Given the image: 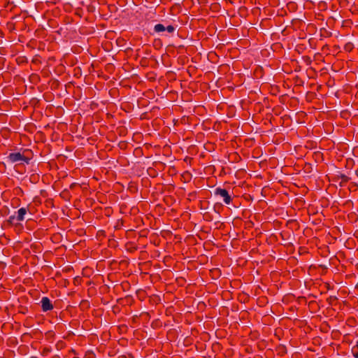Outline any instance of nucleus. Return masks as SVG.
Wrapping results in <instances>:
<instances>
[{
	"mask_svg": "<svg viewBox=\"0 0 358 358\" xmlns=\"http://www.w3.org/2000/svg\"><path fill=\"white\" fill-rule=\"evenodd\" d=\"M34 157V153L30 149H22L15 152H10L6 157L10 163L19 162V164H29Z\"/></svg>",
	"mask_w": 358,
	"mask_h": 358,
	"instance_id": "f257e3e1",
	"label": "nucleus"
},
{
	"mask_svg": "<svg viewBox=\"0 0 358 358\" xmlns=\"http://www.w3.org/2000/svg\"><path fill=\"white\" fill-rule=\"evenodd\" d=\"M27 213V208L22 207L15 212V215H10L6 222L10 226H14L15 228L21 229L22 228V225L20 222L24 220V216Z\"/></svg>",
	"mask_w": 358,
	"mask_h": 358,
	"instance_id": "f03ea898",
	"label": "nucleus"
},
{
	"mask_svg": "<svg viewBox=\"0 0 358 358\" xmlns=\"http://www.w3.org/2000/svg\"><path fill=\"white\" fill-rule=\"evenodd\" d=\"M214 195L222 199L223 202L226 205H229L233 202L234 199L236 198L233 193H229L227 189L220 187H216L215 189Z\"/></svg>",
	"mask_w": 358,
	"mask_h": 358,
	"instance_id": "7ed1b4c3",
	"label": "nucleus"
},
{
	"mask_svg": "<svg viewBox=\"0 0 358 358\" xmlns=\"http://www.w3.org/2000/svg\"><path fill=\"white\" fill-rule=\"evenodd\" d=\"M176 27L172 24L165 25L164 24H157L154 27V31L156 33H162L167 31L169 34H173L176 31Z\"/></svg>",
	"mask_w": 358,
	"mask_h": 358,
	"instance_id": "20e7f679",
	"label": "nucleus"
},
{
	"mask_svg": "<svg viewBox=\"0 0 358 358\" xmlns=\"http://www.w3.org/2000/svg\"><path fill=\"white\" fill-rule=\"evenodd\" d=\"M339 180H341L339 182V186L344 187L351 180V178L340 171H338L334 176H332V181L337 182Z\"/></svg>",
	"mask_w": 358,
	"mask_h": 358,
	"instance_id": "39448f33",
	"label": "nucleus"
},
{
	"mask_svg": "<svg viewBox=\"0 0 358 358\" xmlns=\"http://www.w3.org/2000/svg\"><path fill=\"white\" fill-rule=\"evenodd\" d=\"M40 305L43 312H48L52 310L54 308V306L51 300L48 296L42 297Z\"/></svg>",
	"mask_w": 358,
	"mask_h": 358,
	"instance_id": "423d86ee",
	"label": "nucleus"
},
{
	"mask_svg": "<svg viewBox=\"0 0 358 358\" xmlns=\"http://www.w3.org/2000/svg\"><path fill=\"white\" fill-rule=\"evenodd\" d=\"M60 196L64 199L65 201H69L70 199V193L67 189H64L60 193Z\"/></svg>",
	"mask_w": 358,
	"mask_h": 358,
	"instance_id": "0eeeda50",
	"label": "nucleus"
},
{
	"mask_svg": "<svg viewBox=\"0 0 358 358\" xmlns=\"http://www.w3.org/2000/svg\"><path fill=\"white\" fill-rule=\"evenodd\" d=\"M62 235L59 233H57L52 235L51 239L54 243H59L62 241Z\"/></svg>",
	"mask_w": 358,
	"mask_h": 358,
	"instance_id": "6e6552de",
	"label": "nucleus"
},
{
	"mask_svg": "<svg viewBox=\"0 0 358 358\" xmlns=\"http://www.w3.org/2000/svg\"><path fill=\"white\" fill-rule=\"evenodd\" d=\"M352 354L355 358H358V340L356 344L352 348Z\"/></svg>",
	"mask_w": 358,
	"mask_h": 358,
	"instance_id": "1a4fd4ad",
	"label": "nucleus"
},
{
	"mask_svg": "<svg viewBox=\"0 0 358 358\" xmlns=\"http://www.w3.org/2000/svg\"><path fill=\"white\" fill-rule=\"evenodd\" d=\"M354 49V45L352 42H348L344 45V50L350 52Z\"/></svg>",
	"mask_w": 358,
	"mask_h": 358,
	"instance_id": "9d476101",
	"label": "nucleus"
},
{
	"mask_svg": "<svg viewBox=\"0 0 358 358\" xmlns=\"http://www.w3.org/2000/svg\"><path fill=\"white\" fill-rule=\"evenodd\" d=\"M277 349L278 350V354H280L281 355L287 353V348L284 345H280Z\"/></svg>",
	"mask_w": 358,
	"mask_h": 358,
	"instance_id": "9b49d317",
	"label": "nucleus"
},
{
	"mask_svg": "<svg viewBox=\"0 0 358 358\" xmlns=\"http://www.w3.org/2000/svg\"><path fill=\"white\" fill-rule=\"evenodd\" d=\"M321 36L324 37H331L332 36V33L326 29L323 28L320 30Z\"/></svg>",
	"mask_w": 358,
	"mask_h": 358,
	"instance_id": "f8f14e48",
	"label": "nucleus"
},
{
	"mask_svg": "<svg viewBox=\"0 0 358 358\" xmlns=\"http://www.w3.org/2000/svg\"><path fill=\"white\" fill-rule=\"evenodd\" d=\"M80 307L84 308H90V302L87 300H82L80 303Z\"/></svg>",
	"mask_w": 358,
	"mask_h": 358,
	"instance_id": "ddd939ff",
	"label": "nucleus"
},
{
	"mask_svg": "<svg viewBox=\"0 0 358 358\" xmlns=\"http://www.w3.org/2000/svg\"><path fill=\"white\" fill-rule=\"evenodd\" d=\"M18 308H19V310H18L19 313L25 315L28 312V308L26 306H20Z\"/></svg>",
	"mask_w": 358,
	"mask_h": 358,
	"instance_id": "4468645a",
	"label": "nucleus"
},
{
	"mask_svg": "<svg viewBox=\"0 0 358 358\" xmlns=\"http://www.w3.org/2000/svg\"><path fill=\"white\" fill-rule=\"evenodd\" d=\"M51 352V348H48V347H45L43 349L42 352H41V355L43 356H47L50 352Z\"/></svg>",
	"mask_w": 358,
	"mask_h": 358,
	"instance_id": "2eb2a0df",
	"label": "nucleus"
},
{
	"mask_svg": "<svg viewBox=\"0 0 358 358\" xmlns=\"http://www.w3.org/2000/svg\"><path fill=\"white\" fill-rule=\"evenodd\" d=\"M203 219L206 221H211L213 220L212 216L210 215V213H206L203 215Z\"/></svg>",
	"mask_w": 358,
	"mask_h": 358,
	"instance_id": "dca6fc26",
	"label": "nucleus"
},
{
	"mask_svg": "<svg viewBox=\"0 0 358 358\" xmlns=\"http://www.w3.org/2000/svg\"><path fill=\"white\" fill-rule=\"evenodd\" d=\"M222 208V205L221 204H218V203H216L215 206H214V210L216 213L217 214H220V209Z\"/></svg>",
	"mask_w": 358,
	"mask_h": 358,
	"instance_id": "f3484780",
	"label": "nucleus"
},
{
	"mask_svg": "<svg viewBox=\"0 0 358 358\" xmlns=\"http://www.w3.org/2000/svg\"><path fill=\"white\" fill-rule=\"evenodd\" d=\"M65 345V343L62 341H59L56 344V347L57 349H61L63 348V346Z\"/></svg>",
	"mask_w": 358,
	"mask_h": 358,
	"instance_id": "a211bd4d",
	"label": "nucleus"
},
{
	"mask_svg": "<svg viewBox=\"0 0 358 358\" xmlns=\"http://www.w3.org/2000/svg\"><path fill=\"white\" fill-rule=\"evenodd\" d=\"M45 336L48 338L53 337L55 336V333L52 331H48L45 333Z\"/></svg>",
	"mask_w": 358,
	"mask_h": 358,
	"instance_id": "6ab92c4d",
	"label": "nucleus"
},
{
	"mask_svg": "<svg viewBox=\"0 0 358 358\" xmlns=\"http://www.w3.org/2000/svg\"><path fill=\"white\" fill-rule=\"evenodd\" d=\"M126 146H127L126 143H125V142H124V141H122V142H120V143H119V147H120L121 149H124V148H126Z\"/></svg>",
	"mask_w": 358,
	"mask_h": 358,
	"instance_id": "aec40b11",
	"label": "nucleus"
},
{
	"mask_svg": "<svg viewBox=\"0 0 358 358\" xmlns=\"http://www.w3.org/2000/svg\"><path fill=\"white\" fill-rule=\"evenodd\" d=\"M141 64L142 66H145L146 65V58H143L141 60Z\"/></svg>",
	"mask_w": 358,
	"mask_h": 358,
	"instance_id": "412c9836",
	"label": "nucleus"
},
{
	"mask_svg": "<svg viewBox=\"0 0 358 358\" xmlns=\"http://www.w3.org/2000/svg\"><path fill=\"white\" fill-rule=\"evenodd\" d=\"M99 236H105V231L103 230H99L97 233Z\"/></svg>",
	"mask_w": 358,
	"mask_h": 358,
	"instance_id": "4be33fe9",
	"label": "nucleus"
},
{
	"mask_svg": "<svg viewBox=\"0 0 358 358\" xmlns=\"http://www.w3.org/2000/svg\"><path fill=\"white\" fill-rule=\"evenodd\" d=\"M345 206H350V205H352V201L351 200H348L347 201L345 204Z\"/></svg>",
	"mask_w": 358,
	"mask_h": 358,
	"instance_id": "5701e85b",
	"label": "nucleus"
},
{
	"mask_svg": "<svg viewBox=\"0 0 358 358\" xmlns=\"http://www.w3.org/2000/svg\"><path fill=\"white\" fill-rule=\"evenodd\" d=\"M94 9V7L92 6H89L87 8L88 11L92 12Z\"/></svg>",
	"mask_w": 358,
	"mask_h": 358,
	"instance_id": "b1692460",
	"label": "nucleus"
},
{
	"mask_svg": "<svg viewBox=\"0 0 358 358\" xmlns=\"http://www.w3.org/2000/svg\"><path fill=\"white\" fill-rule=\"evenodd\" d=\"M350 185L351 188H356L357 187V185L355 182H352Z\"/></svg>",
	"mask_w": 358,
	"mask_h": 358,
	"instance_id": "393cba45",
	"label": "nucleus"
},
{
	"mask_svg": "<svg viewBox=\"0 0 358 358\" xmlns=\"http://www.w3.org/2000/svg\"><path fill=\"white\" fill-rule=\"evenodd\" d=\"M137 315H134L133 317H132V322L133 323H135L136 322V320H137Z\"/></svg>",
	"mask_w": 358,
	"mask_h": 358,
	"instance_id": "a878e982",
	"label": "nucleus"
},
{
	"mask_svg": "<svg viewBox=\"0 0 358 358\" xmlns=\"http://www.w3.org/2000/svg\"><path fill=\"white\" fill-rule=\"evenodd\" d=\"M127 358H134V356L131 353H127Z\"/></svg>",
	"mask_w": 358,
	"mask_h": 358,
	"instance_id": "bb28decb",
	"label": "nucleus"
},
{
	"mask_svg": "<svg viewBox=\"0 0 358 358\" xmlns=\"http://www.w3.org/2000/svg\"><path fill=\"white\" fill-rule=\"evenodd\" d=\"M69 353H73L74 355H77V352L74 349H71V350H69Z\"/></svg>",
	"mask_w": 358,
	"mask_h": 358,
	"instance_id": "cd10ccee",
	"label": "nucleus"
},
{
	"mask_svg": "<svg viewBox=\"0 0 358 358\" xmlns=\"http://www.w3.org/2000/svg\"><path fill=\"white\" fill-rule=\"evenodd\" d=\"M16 189L19 191V193H23V191L20 187H17Z\"/></svg>",
	"mask_w": 358,
	"mask_h": 358,
	"instance_id": "c85d7f7f",
	"label": "nucleus"
},
{
	"mask_svg": "<svg viewBox=\"0 0 358 358\" xmlns=\"http://www.w3.org/2000/svg\"><path fill=\"white\" fill-rule=\"evenodd\" d=\"M16 189L19 191V193H23V191L20 187H17Z\"/></svg>",
	"mask_w": 358,
	"mask_h": 358,
	"instance_id": "c756f323",
	"label": "nucleus"
},
{
	"mask_svg": "<svg viewBox=\"0 0 358 358\" xmlns=\"http://www.w3.org/2000/svg\"><path fill=\"white\" fill-rule=\"evenodd\" d=\"M75 186H76V183H72V184L70 185V189H73Z\"/></svg>",
	"mask_w": 358,
	"mask_h": 358,
	"instance_id": "7c9ffc66",
	"label": "nucleus"
},
{
	"mask_svg": "<svg viewBox=\"0 0 358 358\" xmlns=\"http://www.w3.org/2000/svg\"><path fill=\"white\" fill-rule=\"evenodd\" d=\"M119 358H127V355L120 356Z\"/></svg>",
	"mask_w": 358,
	"mask_h": 358,
	"instance_id": "2f4dec72",
	"label": "nucleus"
},
{
	"mask_svg": "<svg viewBox=\"0 0 358 358\" xmlns=\"http://www.w3.org/2000/svg\"><path fill=\"white\" fill-rule=\"evenodd\" d=\"M150 53V50H146L145 54L149 55Z\"/></svg>",
	"mask_w": 358,
	"mask_h": 358,
	"instance_id": "473e14b6",
	"label": "nucleus"
},
{
	"mask_svg": "<svg viewBox=\"0 0 358 358\" xmlns=\"http://www.w3.org/2000/svg\"><path fill=\"white\" fill-rule=\"evenodd\" d=\"M52 358H60L59 355H54Z\"/></svg>",
	"mask_w": 358,
	"mask_h": 358,
	"instance_id": "72a5a7b5",
	"label": "nucleus"
},
{
	"mask_svg": "<svg viewBox=\"0 0 358 358\" xmlns=\"http://www.w3.org/2000/svg\"><path fill=\"white\" fill-rule=\"evenodd\" d=\"M314 303H315V301H310L309 305H312V304H314Z\"/></svg>",
	"mask_w": 358,
	"mask_h": 358,
	"instance_id": "f704fd0d",
	"label": "nucleus"
},
{
	"mask_svg": "<svg viewBox=\"0 0 358 358\" xmlns=\"http://www.w3.org/2000/svg\"><path fill=\"white\" fill-rule=\"evenodd\" d=\"M280 236H282V238L284 239L285 236H283V234H282V233H280Z\"/></svg>",
	"mask_w": 358,
	"mask_h": 358,
	"instance_id": "c9c22d12",
	"label": "nucleus"
},
{
	"mask_svg": "<svg viewBox=\"0 0 358 358\" xmlns=\"http://www.w3.org/2000/svg\"><path fill=\"white\" fill-rule=\"evenodd\" d=\"M121 300H122V299H117V302L119 303V302H120V301H121Z\"/></svg>",
	"mask_w": 358,
	"mask_h": 358,
	"instance_id": "e433bc0d",
	"label": "nucleus"
},
{
	"mask_svg": "<svg viewBox=\"0 0 358 358\" xmlns=\"http://www.w3.org/2000/svg\"><path fill=\"white\" fill-rule=\"evenodd\" d=\"M91 354L92 355L93 357H94V353H93L92 352H91Z\"/></svg>",
	"mask_w": 358,
	"mask_h": 358,
	"instance_id": "4c0bfd02",
	"label": "nucleus"
},
{
	"mask_svg": "<svg viewBox=\"0 0 358 358\" xmlns=\"http://www.w3.org/2000/svg\"><path fill=\"white\" fill-rule=\"evenodd\" d=\"M73 358H76V357H73Z\"/></svg>",
	"mask_w": 358,
	"mask_h": 358,
	"instance_id": "58836bf2",
	"label": "nucleus"
}]
</instances>
